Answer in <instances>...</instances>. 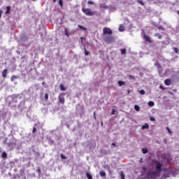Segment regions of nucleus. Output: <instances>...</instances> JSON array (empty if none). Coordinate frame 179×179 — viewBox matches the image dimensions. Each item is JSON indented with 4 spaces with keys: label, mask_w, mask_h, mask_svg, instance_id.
<instances>
[{
    "label": "nucleus",
    "mask_w": 179,
    "mask_h": 179,
    "mask_svg": "<svg viewBox=\"0 0 179 179\" xmlns=\"http://www.w3.org/2000/svg\"><path fill=\"white\" fill-rule=\"evenodd\" d=\"M152 166H155V169L157 171H148L146 175V178H153L156 179L157 177L160 176V173L162 171V168L163 167V164L160 163V162L157 161V159L152 160Z\"/></svg>",
    "instance_id": "1"
},
{
    "label": "nucleus",
    "mask_w": 179,
    "mask_h": 179,
    "mask_svg": "<svg viewBox=\"0 0 179 179\" xmlns=\"http://www.w3.org/2000/svg\"><path fill=\"white\" fill-rule=\"evenodd\" d=\"M104 42L107 43L108 44H111V43H113L115 41L114 36L109 35V36H105L104 38Z\"/></svg>",
    "instance_id": "2"
},
{
    "label": "nucleus",
    "mask_w": 179,
    "mask_h": 179,
    "mask_svg": "<svg viewBox=\"0 0 179 179\" xmlns=\"http://www.w3.org/2000/svg\"><path fill=\"white\" fill-rule=\"evenodd\" d=\"M65 94H66V93H64V92H62L59 94L58 100L60 104H65Z\"/></svg>",
    "instance_id": "3"
},
{
    "label": "nucleus",
    "mask_w": 179,
    "mask_h": 179,
    "mask_svg": "<svg viewBox=\"0 0 179 179\" xmlns=\"http://www.w3.org/2000/svg\"><path fill=\"white\" fill-rule=\"evenodd\" d=\"M82 10L87 16H93V15H94V12L92 11L90 8H83Z\"/></svg>",
    "instance_id": "4"
},
{
    "label": "nucleus",
    "mask_w": 179,
    "mask_h": 179,
    "mask_svg": "<svg viewBox=\"0 0 179 179\" xmlns=\"http://www.w3.org/2000/svg\"><path fill=\"white\" fill-rule=\"evenodd\" d=\"M103 36H106L108 34L109 36H111L113 34V30L108 27H104L103 29Z\"/></svg>",
    "instance_id": "5"
},
{
    "label": "nucleus",
    "mask_w": 179,
    "mask_h": 179,
    "mask_svg": "<svg viewBox=\"0 0 179 179\" xmlns=\"http://www.w3.org/2000/svg\"><path fill=\"white\" fill-rule=\"evenodd\" d=\"M22 99L20 94L14 95L13 96V103H17Z\"/></svg>",
    "instance_id": "6"
},
{
    "label": "nucleus",
    "mask_w": 179,
    "mask_h": 179,
    "mask_svg": "<svg viewBox=\"0 0 179 179\" xmlns=\"http://www.w3.org/2000/svg\"><path fill=\"white\" fill-rule=\"evenodd\" d=\"M143 38L145 40V41H148V43H152V39H150V37L149 36L146 35V34H143Z\"/></svg>",
    "instance_id": "7"
},
{
    "label": "nucleus",
    "mask_w": 179,
    "mask_h": 179,
    "mask_svg": "<svg viewBox=\"0 0 179 179\" xmlns=\"http://www.w3.org/2000/svg\"><path fill=\"white\" fill-rule=\"evenodd\" d=\"M164 84L166 85V86H171V79L165 80Z\"/></svg>",
    "instance_id": "8"
},
{
    "label": "nucleus",
    "mask_w": 179,
    "mask_h": 179,
    "mask_svg": "<svg viewBox=\"0 0 179 179\" xmlns=\"http://www.w3.org/2000/svg\"><path fill=\"white\" fill-rule=\"evenodd\" d=\"M7 75H8V69H4V70L2 71V77H3V78H6Z\"/></svg>",
    "instance_id": "9"
},
{
    "label": "nucleus",
    "mask_w": 179,
    "mask_h": 179,
    "mask_svg": "<svg viewBox=\"0 0 179 179\" xmlns=\"http://www.w3.org/2000/svg\"><path fill=\"white\" fill-rule=\"evenodd\" d=\"M141 129H149V124L145 123L144 125L142 126Z\"/></svg>",
    "instance_id": "10"
},
{
    "label": "nucleus",
    "mask_w": 179,
    "mask_h": 179,
    "mask_svg": "<svg viewBox=\"0 0 179 179\" xmlns=\"http://www.w3.org/2000/svg\"><path fill=\"white\" fill-rule=\"evenodd\" d=\"M9 13H10V6L6 7V15H8Z\"/></svg>",
    "instance_id": "11"
},
{
    "label": "nucleus",
    "mask_w": 179,
    "mask_h": 179,
    "mask_svg": "<svg viewBox=\"0 0 179 179\" xmlns=\"http://www.w3.org/2000/svg\"><path fill=\"white\" fill-rule=\"evenodd\" d=\"M78 27H79V29H80V30H84V31H86L87 30V29L80 24L78 25Z\"/></svg>",
    "instance_id": "12"
},
{
    "label": "nucleus",
    "mask_w": 179,
    "mask_h": 179,
    "mask_svg": "<svg viewBox=\"0 0 179 179\" xmlns=\"http://www.w3.org/2000/svg\"><path fill=\"white\" fill-rule=\"evenodd\" d=\"M59 88H60V90H61L62 92H65V90H66V89L65 88V87H64V85H62V84H60Z\"/></svg>",
    "instance_id": "13"
},
{
    "label": "nucleus",
    "mask_w": 179,
    "mask_h": 179,
    "mask_svg": "<svg viewBox=\"0 0 179 179\" xmlns=\"http://www.w3.org/2000/svg\"><path fill=\"white\" fill-rule=\"evenodd\" d=\"M99 176H101V177H106V172L104 171H101L99 172Z\"/></svg>",
    "instance_id": "14"
},
{
    "label": "nucleus",
    "mask_w": 179,
    "mask_h": 179,
    "mask_svg": "<svg viewBox=\"0 0 179 179\" xmlns=\"http://www.w3.org/2000/svg\"><path fill=\"white\" fill-rule=\"evenodd\" d=\"M125 30V27L123 25H120L119 31H124Z\"/></svg>",
    "instance_id": "15"
},
{
    "label": "nucleus",
    "mask_w": 179,
    "mask_h": 179,
    "mask_svg": "<svg viewBox=\"0 0 179 179\" xmlns=\"http://www.w3.org/2000/svg\"><path fill=\"white\" fill-rule=\"evenodd\" d=\"M117 83H118L119 86H124V85H125V82H124V81L119 80L117 82Z\"/></svg>",
    "instance_id": "16"
},
{
    "label": "nucleus",
    "mask_w": 179,
    "mask_h": 179,
    "mask_svg": "<svg viewBox=\"0 0 179 179\" xmlns=\"http://www.w3.org/2000/svg\"><path fill=\"white\" fill-rule=\"evenodd\" d=\"M1 157H2L3 159H6V157H8V154H6V152H2V155H1Z\"/></svg>",
    "instance_id": "17"
},
{
    "label": "nucleus",
    "mask_w": 179,
    "mask_h": 179,
    "mask_svg": "<svg viewBox=\"0 0 179 179\" xmlns=\"http://www.w3.org/2000/svg\"><path fill=\"white\" fill-rule=\"evenodd\" d=\"M148 106L150 107H153V106H155V102H153L152 101H148Z\"/></svg>",
    "instance_id": "18"
},
{
    "label": "nucleus",
    "mask_w": 179,
    "mask_h": 179,
    "mask_svg": "<svg viewBox=\"0 0 179 179\" xmlns=\"http://www.w3.org/2000/svg\"><path fill=\"white\" fill-rule=\"evenodd\" d=\"M86 177L88 178V179H93V178L92 177V175L89 173H86Z\"/></svg>",
    "instance_id": "19"
},
{
    "label": "nucleus",
    "mask_w": 179,
    "mask_h": 179,
    "mask_svg": "<svg viewBox=\"0 0 179 179\" xmlns=\"http://www.w3.org/2000/svg\"><path fill=\"white\" fill-rule=\"evenodd\" d=\"M155 37H158L159 40H160V39H162L163 36L160 35V34H159V33H157V34H155Z\"/></svg>",
    "instance_id": "20"
},
{
    "label": "nucleus",
    "mask_w": 179,
    "mask_h": 179,
    "mask_svg": "<svg viewBox=\"0 0 179 179\" xmlns=\"http://www.w3.org/2000/svg\"><path fill=\"white\" fill-rule=\"evenodd\" d=\"M121 54L122 55H124V54H127V49L124 48V49H121Z\"/></svg>",
    "instance_id": "21"
},
{
    "label": "nucleus",
    "mask_w": 179,
    "mask_h": 179,
    "mask_svg": "<svg viewBox=\"0 0 179 179\" xmlns=\"http://www.w3.org/2000/svg\"><path fill=\"white\" fill-rule=\"evenodd\" d=\"M134 110H136V111H139L141 110V108L139 107V106L135 105Z\"/></svg>",
    "instance_id": "22"
},
{
    "label": "nucleus",
    "mask_w": 179,
    "mask_h": 179,
    "mask_svg": "<svg viewBox=\"0 0 179 179\" xmlns=\"http://www.w3.org/2000/svg\"><path fill=\"white\" fill-rule=\"evenodd\" d=\"M142 152H143V155H146V153H148L149 151L146 148H143Z\"/></svg>",
    "instance_id": "23"
},
{
    "label": "nucleus",
    "mask_w": 179,
    "mask_h": 179,
    "mask_svg": "<svg viewBox=\"0 0 179 179\" xmlns=\"http://www.w3.org/2000/svg\"><path fill=\"white\" fill-rule=\"evenodd\" d=\"M64 34H65V36H66L67 37H69V32L68 31V29H65V30H64Z\"/></svg>",
    "instance_id": "24"
},
{
    "label": "nucleus",
    "mask_w": 179,
    "mask_h": 179,
    "mask_svg": "<svg viewBox=\"0 0 179 179\" xmlns=\"http://www.w3.org/2000/svg\"><path fill=\"white\" fill-rule=\"evenodd\" d=\"M15 79H17V76H13L11 77V82H13L15 80Z\"/></svg>",
    "instance_id": "25"
},
{
    "label": "nucleus",
    "mask_w": 179,
    "mask_h": 179,
    "mask_svg": "<svg viewBox=\"0 0 179 179\" xmlns=\"http://www.w3.org/2000/svg\"><path fill=\"white\" fill-rule=\"evenodd\" d=\"M101 8H102L103 9H108V6H107L106 5H101Z\"/></svg>",
    "instance_id": "26"
},
{
    "label": "nucleus",
    "mask_w": 179,
    "mask_h": 179,
    "mask_svg": "<svg viewBox=\"0 0 179 179\" xmlns=\"http://www.w3.org/2000/svg\"><path fill=\"white\" fill-rule=\"evenodd\" d=\"M60 157H61V159H62L63 160H65V159H66V157H65V155H64V154H61Z\"/></svg>",
    "instance_id": "27"
},
{
    "label": "nucleus",
    "mask_w": 179,
    "mask_h": 179,
    "mask_svg": "<svg viewBox=\"0 0 179 179\" xmlns=\"http://www.w3.org/2000/svg\"><path fill=\"white\" fill-rule=\"evenodd\" d=\"M138 3H140V5H142V6H143L145 5V3H143V1L138 0Z\"/></svg>",
    "instance_id": "28"
},
{
    "label": "nucleus",
    "mask_w": 179,
    "mask_h": 179,
    "mask_svg": "<svg viewBox=\"0 0 179 179\" xmlns=\"http://www.w3.org/2000/svg\"><path fill=\"white\" fill-rule=\"evenodd\" d=\"M59 6H61V8H62V6H63L62 0H59Z\"/></svg>",
    "instance_id": "29"
},
{
    "label": "nucleus",
    "mask_w": 179,
    "mask_h": 179,
    "mask_svg": "<svg viewBox=\"0 0 179 179\" xmlns=\"http://www.w3.org/2000/svg\"><path fill=\"white\" fill-rule=\"evenodd\" d=\"M87 3H88V5H94V2L92 1H88Z\"/></svg>",
    "instance_id": "30"
},
{
    "label": "nucleus",
    "mask_w": 179,
    "mask_h": 179,
    "mask_svg": "<svg viewBox=\"0 0 179 179\" xmlns=\"http://www.w3.org/2000/svg\"><path fill=\"white\" fill-rule=\"evenodd\" d=\"M166 129H167L169 134H173V132H171V130L170 129V128L169 127H166Z\"/></svg>",
    "instance_id": "31"
},
{
    "label": "nucleus",
    "mask_w": 179,
    "mask_h": 179,
    "mask_svg": "<svg viewBox=\"0 0 179 179\" xmlns=\"http://www.w3.org/2000/svg\"><path fill=\"white\" fill-rule=\"evenodd\" d=\"M45 99L46 100V101H48V94H45Z\"/></svg>",
    "instance_id": "32"
},
{
    "label": "nucleus",
    "mask_w": 179,
    "mask_h": 179,
    "mask_svg": "<svg viewBox=\"0 0 179 179\" xmlns=\"http://www.w3.org/2000/svg\"><path fill=\"white\" fill-rule=\"evenodd\" d=\"M129 78L131 79V80H134V79H135V77L132 75H129Z\"/></svg>",
    "instance_id": "33"
},
{
    "label": "nucleus",
    "mask_w": 179,
    "mask_h": 179,
    "mask_svg": "<svg viewBox=\"0 0 179 179\" xmlns=\"http://www.w3.org/2000/svg\"><path fill=\"white\" fill-rule=\"evenodd\" d=\"M84 50H85V55L86 56L89 55V51L86 50V48H85Z\"/></svg>",
    "instance_id": "34"
},
{
    "label": "nucleus",
    "mask_w": 179,
    "mask_h": 179,
    "mask_svg": "<svg viewBox=\"0 0 179 179\" xmlns=\"http://www.w3.org/2000/svg\"><path fill=\"white\" fill-rule=\"evenodd\" d=\"M114 114H115V109H113L112 112L110 113V115H114Z\"/></svg>",
    "instance_id": "35"
},
{
    "label": "nucleus",
    "mask_w": 179,
    "mask_h": 179,
    "mask_svg": "<svg viewBox=\"0 0 179 179\" xmlns=\"http://www.w3.org/2000/svg\"><path fill=\"white\" fill-rule=\"evenodd\" d=\"M145 92L143 90H140V94H145Z\"/></svg>",
    "instance_id": "36"
},
{
    "label": "nucleus",
    "mask_w": 179,
    "mask_h": 179,
    "mask_svg": "<svg viewBox=\"0 0 179 179\" xmlns=\"http://www.w3.org/2000/svg\"><path fill=\"white\" fill-rule=\"evenodd\" d=\"M150 121H156V119L155 117H151L150 118Z\"/></svg>",
    "instance_id": "37"
},
{
    "label": "nucleus",
    "mask_w": 179,
    "mask_h": 179,
    "mask_svg": "<svg viewBox=\"0 0 179 179\" xmlns=\"http://www.w3.org/2000/svg\"><path fill=\"white\" fill-rule=\"evenodd\" d=\"M121 178L125 179V176L124 175V173H121Z\"/></svg>",
    "instance_id": "38"
},
{
    "label": "nucleus",
    "mask_w": 179,
    "mask_h": 179,
    "mask_svg": "<svg viewBox=\"0 0 179 179\" xmlns=\"http://www.w3.org/2000/svg\"><path fill=\"white\" fill-rule=\"evenodd\" d=\"M159 30H164V28L162 26L158 27Z\"/></svg>",
    "instance_id": "39"
},
{
    "label": "nucleus",
    "mask_w": 179,
    "mask_h": 179,
    "mask_svg": "<svg viewBox=\"0 0 179 179\" xmlns=\"http://www.w3.org/2000/svg\"><path fill=\"white\" fill-rule=\"evenodd\" d=\"M36 131H37L36 127H33V130H32L33 134H34L36 132Z\"/></svg>",
    "instance_id": "40"
},
{
    "label": "nucleus",
    "mask_w": 179,
    "mask_h": 179,
    "mask_svg": "<svg viewBox=\"0 0 179 179\" xmlns=\"http://www.w3.org/2000/svg\"><path fill=\"white\" fill-rule=\"evenodd\" d=\"M174 51H175V52H178V49L177 48H174Z\"/></svg>",
    "instance_id": "41"
},
{
    "label": "nucleus",
    "mask_w": 179,
    "mask_h": 179,
    "mask_svg": "<svg viewBox=\"0 0 179 179\" xmlns=\"http://www.w3.org/2000/svg\"><path fill=\"white\" fill-rule=\"evenodd\" d=\"M159 89H162V90H164V87H163V85H160Z\"/></svg>",
    "instance_id": "42"
},
{
    "label": "nucleus",
    "mask_w": 179,
    "mask_h": 179,
    "mask_svg": "<svg viewBox=\"0 0 179 179\" xmlns=\"http://www.w3.org/2000/svg\"><path fill=\"white\" fill-rule=\"evenodd\" d=\"M2 17V10H0V19Z\"/></svg>",
    "instance_id": "43"
},
{
    "label": "nucleus",
    "mask_w": 179,
    "mask_h": 179,
    "mask_svg": "<svg viewBox=\"0 0 179 179\" xmlns=\"http://www.w3.org/2000/svg\"><path fill=\"white\" fill-rule=\"evenodd\" d=\"M94 120H96V112H94Z\"/></svg>",
    "instance_id": "44"
},
{
    "label": "nucleus",
    "mask_w": 179,
    "mask_h": 179,
    "mask_svg": "<svg viewBox=\"0 0 179 179\" xmlns=\"http://www.w3.org/2000/svg\"><path fill=\"white\" fill-rule=\"evenodd\" d=\"M143 170L144 171H146V167L143 166Z\"/></svg>",
    "instance_id": "45"
},
{
    "label": "nucleus",
    "mask_w": 179,
    "mask_h": 179,
    "mask_svg": "<svg viewBox=\"0 0 179 179\" xmlns=\"http://www.w3.org/2000/svg\"><path fill=\"white\" fill-rule=\"evenodd\" d=\"M80 39H81V43H83V37H81Z\"/></svg>",
    "instance_id": "46"
},
{
    "label": "nucleus",
    "mask_w": 179,
    "mask_h": 179,
    "mask_svg": "<svg viewBox=\"0 0 179 179\" xmlns=\"http://www.w3.org/2000/svg\"><path fill=\"white\" fill-rule=\"evenodd\" d=\"M112 146H115V143H112Z\"/></svg>",
    "instance_id": "47"
},
{
    "label": "nucleus",
    "mask_w": 179,
    "mask_h": 179,
    "mask_svg": "<svg viewBox=\"0 0 179 179\" xmlns=\"http://www.w3.org/2000/svg\"><path fill=\"white\" fill-rule=\"evenodd\" d=\"M53 2L55 3V2H57V0H52Z\"/></svg>",
    "instance_id": "48"
},
{
    "label": "nucleus",
    "mask_w": 179,
    "mask_h": 179,
    "mask_svg": "<svg viewBox=\"0 0 179 179\" xmlns=\"http://www.w3.org/2000/svg\"><path fill=\"white\" fill-rule=\"evenodd\" d=\"M140 162H142V158L141 159V161Z\"/></svg>",
    "instance_id": "49"
},
{
    "label": "nucleus",
    "mask_w": 179,
    "mask_h": 179,
    "mask_svg": "<svg viewBox=\"0 0 179 179\" xmlns=\"http://www.w3.org/2000/svg\"><path fill=\"white\" fill-rule=\"evenodd\" d=\"M128 93H129V90L128 91Z\"/></svg>",
    "instance_id": "50"
},
{
    "label": "nucleus",
    "mask_w": 179,
    "mask_h": 179,
    "mask_svg": "<svg viewBox=\"0 0 179 179\" xmlns=\"http://www.w3.org/2000/svg\"><path fill=\"white\" fill-rule=\"evenodd\" d=\"M32 1H36V0H32Z\"/></svg>",
    "instance_id": "51"
}]
</instances>
